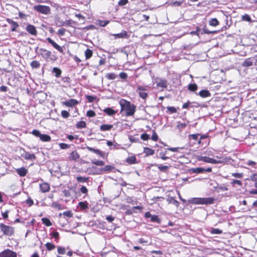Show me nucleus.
Here are the masks:
<instances>
[{
	"instance_id": "nucleus-1",
	"label": "nucleus",
	"mask_w": 257,
	"mask_h": 257,
	"mask_svg": "<svg viewBox=\"0 0 257 257\" xmlns=\"http://www.w3.org/2000/svg\"><path fill=\"white\" fill-rule=\"evenodd\" d=\"M120 105L121 106V111L124 110L126 116H132L134 114L136 108L134 104L123 99L120 100Z\"/></svg>"
},
{
	"instance_id": "nucleus-2",
	"label": "nucleus",
	"mask_w": 257,
	"mask_h": 257,
	"mask_svg": "<svg viewBox=\"0 0 257 257\" xmlns=\"http://www.w3.org/2000/svg\"><path fill=\"white\" fill-rule=\"evenodd\" d=\"M37 50H39V52L37 53L39 54L47 62L50 61H54L57 60V57L54 55H52L50 51L44 48L39 49L38 47L36 49V52H37Z\"/></svg>"
},
{
	"instance_id": "nucleus-3",
	"label": "nucleus",
	"mask_w": 257,
	"mask_h": 257,
	"mask_svg": "<svg viewBox=\"0 0 257 257\" xmlns=\"http://www.w3.org/2000/svg\"><path fill=\"white\" fill-rule=\"evenodd\" d=\"M189 202L194 204H212L214 202V199L209 198H192L189 200Z\"/></svg>"
},
{
	"instance_id": "nucleus-4",
	"label": "nucleus",
	"mask_w": 257,
	"mask_h": 257,
	"mask_svg": "<svg viewBox=\"0 0 257 257\" xmlns=\"http://www.w3.org/2000/svg\"><path fill=\"white\" fill-rule=\"evenodd\" d=\"M148 91V89L146 87L139 85L137 86L136 91L139 94L140 97L146 100L148 97V93L146 92Z\"/></svg>"
},
{
	"instance_id": "nucleus-5",
	"label": "nucleus",
	"mask_w": 257,
	"mask_h": 257,
	"mask_svg": "<svg viewBox=\"0 0 257 257\" xmlns=\"http://www.w3.org/2000/svg\"><path fill=\"white\" fill-rule=\"evenodd\" d=\"M34 9L36 11L45 15H48L50 13V8L49 6L37 5L34 6Z\"/></svg>"
},
{
	"instance_id": "nucleus-6",
	"label": "nucleus",
	"mask_w": 257,
	"mask_h": 257,
	"mask_svg": "<svg viewBox=\"0 0 257 257\" xmlns=\"http://www.w3.org/2000/svg\"><path fill=\"white\" fill-rule=\"evenodd\" d=\"M0 228L5 235L10 236L13 234L14 229L11 226L2 223L0 224Z\"/></svg>"
},
{
	"instance_id": "nucleus-7",
	"label": "nucleus",
	"mask_w": 257,
	"mask_h": 257,
	"mask_svg": "<svg viewBox=\"0 0 257 257\" xmlns=\"http://www.w3.org/2000/svg\"><path fill=\"white\" fill-rule=\"evenodd\" d=\"M145 217L147 218H150V220L152 222H156L158 224H160L161 222V219L158 215H152L150 212H146L145 214Z\"/></svg>"
},
{
	"instance_id": "nucleus-8",
	"label": "nucleus",
	"mask_w": 257,
	"mask_h": 257,
	"mask_svg": "<svg viewBox=\"0 0 257 257\" xmlns=\"http://www.w3.org/2000/svg\"><path fill=\"white\" fill-rule=\"evenodd\" d=\"M17 254L9 249H5L0 252V257H17Z\"/></svg>"
},
{
	"instance_id": "nucleus-9",
	"label": "nucleus",
	"mask_w": 257,
	"mask_h": 257,
	"mask_svg": "<svg viewBox=\"0 0 257 257\" xmlns=\"http://www.w3.org/2000/svg\"><path fill=\"white\" fill-rule=\"evenodd\" d=\"M46 40L50 43L55 49L58 50L60 53L63 55L65 54L64 50L62 47L58 45L55 41H54L51 38H47Z\"/></svg>"
},
{
	"instance_id": "nucleus-10",
	"label": "nucleus",
	"mask_w": 257,
	"mask_h": 257,
	"mask_svg": "<svg viewBox=\"0 0 257 257\" xmlns=\"http://www.w3.org/2000/svg\"><path fill=\"white\" fill-rule=\"evenodd\" d=\"M21 156L25 159L30 161H33L36 159V156L34 154H30L26 152L25 150H23Z\"/></svg>"
},
{
	"instance_id": "nucleus-11",
	"label": "nucleus",
	"mask_w": 257,
	"mask_h": 257,
	"mask_svg": "<svg viewBox=\"0 0 257 257\" xmlns=\"http://www.w3.org/2000/svg\"><path fill=\"white\" fill-rule=\"evenodd\" d=\"M25 29L31 35L34 36H36L37 35V31L34 25L28 24L26 26Z\"/></svg>"
},
{
	"instance_id": "nucleus-12",
	"label": "nucleus",
	"mask_w": 257,
	"mask_h": 257,
	"mask_svg": "<svg viewBox=\"0 0 257 257\" xmlns=\"http://www.w3.org/2000/svg\"><path fill=\"white\" fill-rule=\"evenodd\" d=\"M156 85L158 87H161L165 88L167 87L168 81L166 79H163L162 78H157Z\"/></svg>"
},
{
	"instance_id": "nucleus-13",
	"label": "nucleus",
	"mask_w": 257,
	"mask_h": 257,
	"mask_svg": "<svg viewBox=\"0 0 257 257\" xmlns=\"http://www.w3.org/2000/svg\"><path fill=\"white\" fill-rule=\"evenodd\" d=\"M6 21L9 24L11 25V31L12 32L16 31L17 28L19 26L18 23L10 19H7Z\"/></svg>"
},
{
	"instance_id": "nucleus-14",
	"label": "nucleus",
	"mask_w": 257,
	"mask_h": 257,
	"mask_svg": "<svg viewBox=\"0 0 257 257\" xmlns=\"http://www.w3.org/2000/svg\"><path fill=\"white\" fill-rule=\"evenodd\" d=\"M199 160L202 161L204 162L210 163L212 164H217L218 163V162L216 160L206 156L201 157Z\"/></svg>"
},
{
	"instance_id": "nucleus-15",
	"label": "nucleus",
	"mask_w": 257,
	"mask_h": 257,
	"mask_svg": "<svg viewBox=\"0 0 257 257\" xmlns=\"http://www.w3.org/2000/svg\"><path fill=\"white\" fill-rule=\"evenodd\" d=\"M63 104L68 107H72L78 104V101L75 99H70L63 102Z\"/></svg>"
},
{
	"instance_id": "nucleus-16",
	"label": "nucleus",
	"mask_w": 257,
	"mask_h": 257,
	"mask_svg": "<svg viewBox=\"0 0 257 257\" xmlns=\"http://www.w3.org/2000/svg\"><path fill=\"white\" fill-rule=\"evenodd\" d=\"M111 35L114 36L115 39L126 38L128 36L127 32L125 31H122L120 33L113 34Z\"/></svg>"
},
{
	"instance_id": "nucleus-17",
	"label": "nucleus",
	"mask_w": 257,
	"mask_h": 257,
	"mask_svg": "<svg viewBox=\"0 0 257 257\" xmlns=\"http://www.w3.org/2000/svg\"><path fill=\"white\" fill-rule=\"evenodd\" d=\"M40 190L43 193L47 192L50 190V186L47 183H44L40 184Z\"/></svg>"
},
{
	"instance_id": "nucleus-18",
	"label": "nucleus",
	"mask_w": 257,
	"mask_h": 257,
	"mask_svg": "<svg viewBox=\"0 0 257 257\" xmlns=\"http://www.w3.org/2000/svg\"><path fill=\"white\" fill-rule=\"evenodd\" d=\"M167 201L169 204H172L174 206H175L177 208H178L179 206V202L177 201L174 197H169L167 199Z\"/></svg>"
},
{
	"instance_id": "nucleus-19",
	"label": "nucleus",
	"mask_w": 257,
	"mask_h": 257,
	"mask_svg": "<svg viewBox=\"0 0 257 257\" xmlns=\"http://www.w3.org/2000/svg\"><path fill=\"white\" fill-rule=\"evenodd\" d=\"M17 173L21 177H24L26 175L28 170L24 167H22L16 169Z\"/></svg>"
},
{
	"instance_id": "nucleus-20",
	"label": "nucleus",
	"mask_w": 257,
	"mask_h": 257,
	"mask_svg": "<svg viewBox=\"0 0 257 257\" xmlns=\"http://www.w3.org/2000/svg\"><path fill=\"white\" fill-rule=\"evenodd\" d=\"M198 95H199V96L202 98H206L207 97H210L211 96V93L208 90L203 89L199 92Z\"/></svg>"
},
{
	"instance_id": "nucleus-21",
	"label": "nucleus",
	"mask_w": 257,
	"mask_h": 257,
	"mask_svg": "<svg viewBox=\"0 0 257 257\" xmlns=\"http://www.w3.org/2000/svg\"><path fill=\"white\" fill-rule=\"evenodd\" d=\"M80 157L79 155L76 151H73L69 157V159L70 160L76 161Z\"/></svg>"
},
{
	"instance_id": "nucleus-22",
	"label": "nucleus",
	"mask_w": 257,
	"mask_h": 257,
	"mask_svg": "<svg viewBox=\"0 0 257 257\" xmlns=\"http://www.w3.org/2000/svg\"><path fill=\"white\" fill-rule=\"evenodd\" d=\"M103 112L106 113L108 115L112 116L116 113V111L113 110L112 108L107 107L103 109Z\"/></svg>"
},
{
	"instance_id": "nucleus-23",
	"label": "nucleus",
	"mask_w": 257,
	"mask_h": 257,
	"mask_svg": "<svg viewBox=\"0 0 257 257\" xmlns=\"http://www.w3.org/2000/svg\"><path fill=\"white\" fill-rule=\"evenodd\" d=\"M54 23L58 27L64 26V21L61 20L59 17H56L55 18Z\"/></svg>"
},
{
	"instance_id": "nucleus-24",
	"label": "nucleus",
	"mask_w": 257,
	"mask_h": 257,
	"mask_svg": "<svg viewBox=\"0 0 257 257\" xmlns=\"http://www.w3.org/2000/svg\"><path fill=\"white\" fill-rule=\"evenodd\" d=\"M113 127L112 124H102L100 126V130L101 131H107L110 130Z\"/></svg>"
},
{
	"instance_id": "nucleus-25",
	"label": "nucleus",
	"mask_w": 257,
	"mask_h": 257,
	"mask_svg": "<svg viewBox=\"0 0 257 257\" xmlns=\"http://www.w3.org/2000/svg\"><path fill=\"white\" fill-rule=\"evenodd\" d=\"M190 170L191 172L196 174L202 173L205 172V168H192Z\"/></svg>"
},
{
	"instance_id": "nucleus-26",
	"label": "nucleus",
	"mask_w": 257,
	"mask_h": 257,
	"mask_svg": "<svg viewBox=\"0 0 257 257\" xmlns=\"http://www.w3.org/2000/svg\"><path fill=\"white\" fill-rule=\"evenodd\" d=\"M52 72L55 73V76L56 77L58 78L60 77V75L62 73V71L58 67H54L52 70Z\"/></svg>"
},
{
	"instance_id": "nucleus-27",
	"label": "nucleus",
	"mask_w": 257,
	"mask_h": 257,
	"mask_svg": "<svg viewBox=\"0 0 257 257\" xmlns=\"http://www.w3.org/2000/svg\"><path fill=\"white\" fill-rule=\"evenodd\" d=\"M126 162L130 164H134L137 163L136 158L134 156H132L127 158Z\"/></svg>"
},
{
	"instance_id": "nucleus-28",
	"label": "nucleus",
	"mask_w": 257,
	"mask_h": 257,
	"mask_svg": "<svg viewBox=\"0 0 257 257\" xmlns=\"http://www.w3.org/2000/svg\"><path fill=\"white\" fill-rule=\"evenodd\" d=\"M144 152L146 154L147 156H149L154 155L155 151L151 148L145 147L144 148Z\"/></svg>"
},
{
	"instance_id": "nucleus-29",
	"label": "nucleus",
	"mask_w": 257,
	"mask_h": 257,
	"mask_svg": "<svg viewBox=\"0 0 257 257\" xmlns=\"http://www.w3.org/2000/svg\"><path fill=\"white\" fill-rule=\"evenodd\" d=\"M40 139L43 142H49L51 141V137L48 135L42 134Z\"/></svg>"
},
{
	"instance_id": "nucleus-30",
	"label": "nucleus",
	"mask_w": 257,
	"mask_h": 257,
	"mask_svg": "<svg viewBox=\"0 0 257 257\" xmlns=\"http://www.w3.org/2000/svg\"><path fill=\"white\" fill-rule=\"evenodd\" d=\"M217 32V31H209L206 28V26H205L200 33L201 35H203L204 34H215V33H216Z\"/></svg>"
},
{
	"instance_id": "nucleus-31",
	"label": "nucleus",
	"mask_w": 257,
	"mask_h": 257,
	"mask_svg": "<svg viewBox=\"0 0 257 257\" xmlns=\"http://www.w3.org/2000/svg\"><path fill=\"white\" fill-rule=\"evenodd\" d=\"M109 23V21L97 20L96 22V25L100 27H105Z\"/></svg>"
},
{
	"instance_id": "nucleus-32",
	"label": "nucleus",
	"mask_w": 257,
	"mask_h": 257,
	"mask_svg": "<svg viewBox=\"0 0 257 257\" xmlns=\"http://www.w3.org/2000/svg\"><path fill=\"white\" fill-rule=\"evenodd\" d=\"M76 179L79 183H85L88 181L89 178L85 177L77 176L76 177Z\"/></svg>"
},
{
	"instance_id": "nucleus-33",
	"label": "nucleus",
	"mask_w": 257,
	"mask_h": 257,
	"mask_svg": "<svg viewBox=\"0 0 257 257\" xmlns=\"http://www.w3.org/2000/svg\"><path fill=\"white\" fill-rule=\"evenodd\" d=\"M79 206L81 209L84 210L88 208V203L86 201L80 202L78 203Z\"/></svg>"
},
{
	"instance_id": "nucleus-34",
	"label": "nucleus",
	"mask_w": 257,
	"mask_h": 257,
	"mask_svg": "<svg viewBox=\"0 0 257 257\" xmlns=\"http://www.w3.org/2000/svg\"><path fill=\"white\" fill-rule=\"evenodd\" d=\"M243 67H249L252 65V62L250 59H245L242 64Z\"/></svg>"
},
{
	"instance_id": "nucleus-35",
	"label": "nucleus",
	"mask_w": 257,
	"mask_h": 257,
	"mask_svg": "<svg viewBox=\"0 0 257 257\" xmlns=\"http://www.w3.org/2000/svg\"><path fill=\"white\" fill-rule=\"evenodd\" d=\"M76 24V22L73 21L72 20H68L64 21V26L73 27L72 25H75Z\"/></svg>"
},
{
	"instance_id": "nucleus-36",
	"label": "nucleus",
	"mask_w": 257,
	"mask_h": 257,
	"mask_svg": "<svg viewBox=\"0 0 257 257\" xmlns=\"http://www.w3.org/2000/svg\"><path fill=\"white\" fill-rule=\"evenodd\" d=\"M209 24L210 26L215 27L219 25V21L216 18H213L209 21Z\"/></svg>"
},
{
	"instance_id": "nucleus-37",
	"label": "nucleus",
	"mask_w": 257,
	"mask_h": 257,
	"mask_svg": "<svg viewBox=\"0 0 257 257\" xmlns=\"http://www.w3.org/2000/svg\"><path fill=\"white\" fill-rule=\"evenodd\" d=\"M198 88V86L195 83H191L188 85V89L191 91H195Z\"/></svg>"
},
{
	"instance_id": "nucleus-38",
	"label": "nucleus",
	"mask_w": 257,
	"mask_h": 257,
	"mask_svg": "<svg viewBox=\"0 0 257 257\" xmlns=\"http://www.w3.org/2000/svg\"><path fill=\"white\" fill-rule=\"evenodd\" d=\"M92 51L90 49H87L85 51V56L86 59H88L91 57L92 56Z\"/></svg>"
},
{
	"instance_id": "nucleus-39",
	"label": "nucleus",
	"mask_w": 257,
	"mask_h": 257,
	"mask_svg": "<svg viewBox=\"0 0 257 257\" xmlns=\"http://www.w3.org/2000/svg\"><path fill=\"white\" fill-rule=\"evenodd\" d=\"M86 122L84 121H80L77 122L76 126L77 128H82L86 127Z\"/></svg>"
},
{
	"instance_id": "nucleus-40",
	"label": "nucleus",
	"mask_w": 257,
	"mask_h": 257,
	"mask_svg": "<svg viewBox=\"0 0 257 257\" xmlns=\"http://www.w3.org/2000/svg\"><path fill=\"white\" fill-rule=\"evenodd\" d=\"M245 164L254 168H256L257 167V163L251 160H247L245 162Z\"/></svg>"
},
{
	"instance_id": "nucleus-41",
	"label": "nucleus",
	"mask_w": 257,
	"mask_h": 257,
	"mask_svg": "<svg viewBox=\"0 0 257 257\" xmlns=\"http://www.w3.org/2000/svg\"><path fill=\"white\" fill-rule=\"evenodd\" d=\"M62 215L69 218L73 217V213L70 210L64 211L63 213H60L59 215V216H61Z\"/></svg>"
},
{
	"instance_id": "nucleus-42",
	"label": "nucleus",
	"mask_w": 257,
	"mask_h": 257,
	"mask_svg": "<svg viewBox=\"0 0 257 257\" xmlns=\"http://www.w3.org/2000/svg\"><path fill=\"white\" fill-rule=\"evenodd\" d=\"M45 246L46 247L47 249L49 251L54 249L56 247V246L54 244L50 242L46 243Z\"/></svg>"
},
{
	"instance_id": "nucleus-43",
	"label": "nucleus",
	"mask_w": 257,
	"mask_h": 257,
	"mask_svg": "<svg viewBox=\"0 0 257 257\" xmlns=\"http://www.w3.org/2000/svg\"><path fill=\"white\" fill-rule=\"evenodd\" d=\"M116 75L114 73H107L105 75V77L109 80H114L116 77Z\"/></svg>"
},
{
	"instance_id": "nucleus-44",
	"label": "nucleus",
	"mask_w": 257,
	"mask_h": 257,
	"mask_svg": "<svg viewBox=\"0 0 257 257\" xmlns=\"http://www.w3.org/2000/svg\"><path fill=\"white\" fill-rule=\"evenodd\" d=\"M42 221L43 224H44L47 226H50L52 225V223L48 218H42Z\"/></svg>"
},
{
	"instance_id": "nucleus-45",
	"label": "nucleus",
	"mask_w": 257,
	"mask_h": 257,
	"mask_svg": "<svg viewBox=\"0 0 257 257\" xmlns=\"http://www.w3.org/2000/svg\"><path fill=\"white\" fill-rule=\"evenodd\" d=\"M31 66L33 68H38L40 67V64L38 61L34 60L31 62Z\"/></svg>"
},
{
	"instance_id": "nucleus-46",
	"label": "nucleus",
	"mask_w": 257,
	"mask_h": 257,
	"mask_svg": "<svg viewBox=\"0 0 257 257\" xmlns=\"http://www.w3.org/2000/svg\"><path fill=\"white\" fill-rule=\"evenodd\" d=\"M158 168L159 169V170L165 172L168 170V169L169 168V166H165L163 165H159L158 166Z\"/></svg>"
},
{
	"instance_id": "nucleus-47",
	"label": "nucleus",
	"mask_w": 257,
	"mask_h": 257,
	"mask_svg": "<svg viewBox=\"0 0 257 257\" xmlns=\"http://www.w3.org/2000/svg\"><path fill=\"white\" fill-rule=\"evenodd\" d=\"M212 234H220L222 233V230L218 228H212L210 230Z\"/></svg>"
},
{
	"instance_id": "nucleus-48",
	"label": "nucleus",
	"mask_w": 257,
	"mask_h": 257,
	"mask_svg": "<svg viewBox=\"0 0 257 257\" xmlns=\"http://www.w3.org/2000/svg\"><path fill=\"white\" fill-rule=\"evenodd\" d=\"M91 163L94 165L100 166H103L104 164V162L102 161L96 160H91Z\"/></svg>"
},
{
	"instance_id": "nucleus-49",
	"label": "nucleus",
	"mask_w": 257,
	"mask_h": 257,
	"mask_svg": "<svg viewBox=\"0 0 257 257\" xmlns=\"http://www.w3.org/2000/svg\"><path fill=\"white\" fill-rule=\"evenodd\" d=\"M241 19L243 21L250 22H251V19L250 16L247 14H245L241 17Z\"/></svg>"
},
{
	"instance_id": "nucleus-50",
	"label": "nucleus",
	"mask_w": 257,
	"mask_h": 257,
	"mask_svg": "<svg viewBox=\"0 0 257 257\" xmlns=\"http://www.w3.org/2000/svg\"><path fill=\"white\" fill-rule=\"evenodd\" d=\"M114 169V167L111 165H106L104 166L103 168L102 169V170L105 172L110 171Z\"/></svg>"
},
{
	"instance_id": "nucleus-51",
	"label": "nucleus",
	"mask_w": 257,
	"mask_h": 257,
	"mask_svg": "<svg viewBox=\"0 0 257 257\" xmlns=\"http://www.w3.org/2000/svg\"><path fill=\"white\" fill-rule=\"evenodd\" d=\"M66 32V30L65 29L61 28L58 31L57 34L60 36H63L65 35Z\"/></svg>"
},
{
	"instance_id": "nucleus-52",
	"label": "nucleus",
	"mask_w": 257,
	"mask_h": 257,
	"mask_svg": "<svg viewBox=\"0 0 257 257\" xmlns=\"http://www.w3.org/2000/svg\"><path fill=\"white\" fill-rule=\"evenodd\" d=\"M34 136L36 137H38V138H40L42 134L41 133V132L38 131V130H33L32 133H31Z\"/></svg>"
},
{
	"instance_id": "nucleus-53",
	"label": "nucleus",
	"mask_w": 257,
	"mask_h": 257,
	"mask_svg": "<svg viewBox=\"0 0 257 257\" xmlns=\"http://www.w3.org/2000/svg\"><path fill=\"white\" fill-rule=\"evenodd\" d=\"M58 252L60 254H64L66 253L65 248L63 247L59 246L57 248Z\"/></svg>"
},
{
	"instance_id": "nucleus-54",
	"label": "nucleus",
	"mask_w": 257,
	"mask_h": 257,
	"mask_svg": "<svg viewBox=\"0 0 257 257\" xmlns=\"http://www.w3.org/2000/svg\"><path fill=\"white\" fill-rule=\"evenodd\" d=\"M129 139L132 143H139L140 142L139 138L135 137L134 136H130L129 137Z\"/></svg>"
},
{
	"instance_id": "nucleus-55",
	"label": "nucleus",
	"mask_w": 257,
	"mask_h": 257,
	"mask_svg": "<svg viewBox=\"0 0 257 257\" xmlns=\"http://www.w3.org/2000/svg\"><path fill=\"white\" fill-rule=\"evenodd\" d=\"M61 113L62 116L65 118L68 117L70 115L69 112L67 111V110H65L61 111Z\"/></svg>"
},
{
	"instance_id": "nucleus-56",
	"label": "nucleus",
	"mask_w": 257,
	"mask_h": 257,
	"mask_svg": "<svg viewBox=\"0 0 257 257\" xmlns=\"http://www.w3.org/2000/svg\"><path fill=\"white\" fill-rule=\"evenodd\" d=\"M199 135L198 134H192V135H189L188 137L190 140H193L196 141L198 139V137Z\"/></svg>"
},
{
	"instance_id": "nucleus-57",
	"label": "nucleus",
	"mask_w": 257,
	"mask_h": 257,
	"mask_svg": "<svg viewBox=\"0 0 257 257\" xmlns=\"http://www.w3.org/2000/svg\"><path fill=\"white\" fill-rule=\"evenodd\" d=\"M51 207L57 208L58 210L62 209L61 205L57 202H53L51 205Z\"/></svg>"
},
{
	"instance_id": "nucleus-58",
	"label": "nucleus",
	"mask_w": 257,
	"mask_h": 257,
	"mask_svg": "<svg viewBox=\"0 0 257 257\" xmlns=\"http://www.w3.org/2000/svg\"><path fill=\"white\" fill-rule=\"evenodd\" d=\"M200 29H199V27H197L195 31H192L190 32V34L192 35H195L197 36H199V34H200Z\"/></svg>"
},
{
	"instance_id": "nucleus-59",
	"label": "nucleus",
	"mask_w": 257,
	"mask_h": 257,
	"mask_svg": "<svg viewBox=\"0 0 257 257\" xmlns=\"http://www.w3.org/2000/svg\"><path fill=\"white\" fill-rule=\"evenodd\" d=\"M86 98L88 102H92L94 101V100L96 98V96H91V95H87L86 96Z\"/></svg>"
},
{
	"instance_id": "nucleus-60",
	"label": "nucleus",
	"mask_w": 257,
	"mask_h": 257,
	"mask_svg": "<svg viewBox=\"0 0 257 257\" xmlns=\"http://www.w3.org/2000/svg\"><path fill=\"white\" fill-rule=\"evenodd\" d=\"M186 126V124L185 123H179L177 124V127L181 131Z\"/></svg>"
},
{
	"instance_id": "nucleus-61",
	"label": "nucleus",
	"mask_w": 257,
	"mask_h": 257,
	"mask_svg": "<svg viewBox=\"0 0 257 257\" xmlns=\"http://www.w3.org/2000/svg\"><path fill=\"white\" fill-rule=\"evenodd\" d=\"M141 138L143 140L146 141L150 138V136L146 133H144L141 135Z\"/></svg>"
},
{
	"instance_id": "nucleus-62",
	"label": "nucleus",
	"mask_w": 257,
	"mask_h": 257,
	"mask_svg": "<svg viewBox=\"0 0 257 257\" xmlns=\"http://www.w3.org/2000/svg\"><path fill=\"white\" fill-rule=\"evenodd\" d=\"M86 115L88 117H93L95 115V113L94 111L92 110H89L87 111L86 113Z\"/></svg>"
},
{
	"instance_id": "nucleus-63",
	"label": "nucleus",
	"mask_w": 257,
	"mask_h": 257,
	"mask_svg": "<svg viewBox=\"0 0 257 257\" xmlns=\"http://www.w3.org/2000/svg\"><path fill=\"white\" fill-rule=\"evenodd\" d=\"M62 81L64 83H66V84H69L70 82V81H71L70 78L69 77H62Z\"/></svg>"
},
{
	"instance_id": "nucleus-64",
	"label": "nucleus",
	"mask_w": 257,
	"mask_h": 257,
	"mask_svg": "<svg viewBox=\"0 0 257 257\" xmlns=\"http://www.w3.org/2000/svg\"><path fill=\"white\" fill-rule=\"evenodd\" d=\"M59 146L61 149H67L69 148V145L65 143H60Z\"/></svg>"
}]
</instances>
